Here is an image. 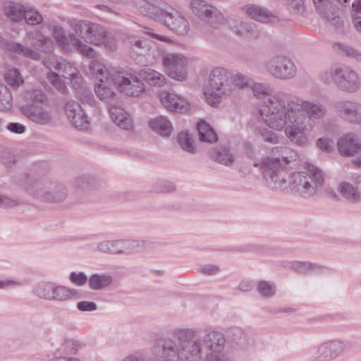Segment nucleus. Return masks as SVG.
<instances>
[{"mask_svg":"<svg viewBox=\"0 0 361 361\" xmlns=\"http://www.w3.org/2000/svg\"><path fill=\"white\" fill-rule=\"evenodd\" d=\"M178 141L183 149L189 152H193L195 149L194 142L191 136L185 132H182L178 135Z\"/></svg>","mask_w":361,"mask_h":361,"instance_id":"37","label":"nucleus"},{"mask_svg":"<svg viewBox=\"0 0 361 361\" xmlns=\"http://www.w3.org/2000/svg\"><path fill=\"white\" fill-rule=\"evenodd\" d=\"M71 281L77 286H82L87 282V277L82 273L76 274L73 272L71 274Z\"/></svg>","mask_w":361,"mask_h":361,"instance_id":"48","label":"nucleus"},{"mask_svg":"<svg viewBox=\"0 0 361 361\" xmlns=\"http://www.w3.org/2000/svg\"><path fill=\"white\" fill-rule=\"evenodd\" d=\"M338 149L343 156H353L361 149V142L355 135L347 134L338 140Z\"/></svg>","mask_w":361,"mask_h":361,"instance_id":"21","label":"nucleus"},{"mask_svg":"<svg viewBox=\"0 0 361 361\" xmlns=\"http://www.w3.org/2000/svg\"><path fill=\"white\" fill-rule=\"evenodd\" d=\"M358 188H355L353 185L347 182H341L337 188L338 193L345 200L352 202H358L361 199Z\"/></svg>","mask_w":361,"mask_h":361,"instance_id":"25","label":"nucleus"},{"mask_svg":"<svg viewBox=\"0 0 361 361\" xmlns=\"http://www.w3.org/2000/svg\"><path fill=\"white\" fill-rule=\"evenodd\" d=\"M267 71L274 78L287 80L297 74V68L292 59L284 55H276L265 63Z\"/></svg>","mask_w":361,"mask_h":361,"instance_id":"8","label":"nucleus"},{"mask_svg":"<svg viewBox=\"0 0 361 361\" xmlns=\"http://www.w3.org/2000/svg\"><path fill=\"white\" fill-rule=\"evenodd\" d=\"M140 9L144 15L163 22L169 28L179 35L188 32L187 21L178 11L169 13L145 1H142Z\"/></svg>","mask_w":361,"mask_h":361,"instance_id":"6","label":"nucleus"},{"mask_svg":"<svg viewBox=\"0 0 361 361\" xmlns=\"http://www.w3.org/2000/svg\"><path fill=\"white\" fill-rule=\"evenodd\" d=\"M352 19L356 30L361 32V4L357 6L354 13L352 14Z\"/></svg>","mask_w":361,"mask_h":361,"instance_id":"47","label":"nucleus"},{"mask_svg":"<svg viewBox=\"0 0 361 361\" xmlns=\"http://www.w3.org/2000/svg\"><path fill=\"white\" fill-rule=\"evenodd\" d=\"M159 98L161 104L171 111L185 112L190 109L188 102L174 92L161 91Z\"/></svg>","mask_w":361,"mask_h":361,"instance_id":"14","label":"nucleus"},{"mask_svg":"<svg viewBox=\"0 0 361 361\" xmlns=\"http://www.w3.org/2000/svg\"><path fill=\"white\" fill-rule=\"evenodd\" d=\"M226 71L216 68L210 73L209 85L204 92L207 102L211 106H217L224 95Z\"/></svg>","mask_w":361,"mask_h":361,"instance_id":"10","label":"nucleus"},{"mask_svg":"<svg viewBox=\"0 0 361 361\" xmlns=\"http://www.w3.org/2000/svg\"><path fill=\"white\" fill-rule=\"evenodd\" d=\"M33 95V99L35 101H38L40 102H44L46 100L44 95L41 92V91H35Z\"/></svg>","mask_w":361,"mask_h":361,"instance_id":"55","label":"nucleus"},{"mask_svg":"<svg viewBox=\"0 0 361 361\" xmlns=\"http://www.w3.org/2000/svg\"><path fill=\"white\" fill-rule=\"evenodd\" d=\"M334 48L337 52L341 54H344L355 58L356 59L357 61L361 62V54L354 49L340 42L336 43L334 45Z\"/></svg>","mask_w":361,"mask_h":361,"instance_id":"34","label":"nucleus"},{"mask_svg":"<svg viewBox=\"0 0 361 361\" xmlns=\"http://www.w3.org/2000/svg\"><path fill=\"white\" fill-rule=\"evenodd\" d=\"M114 79L116 89L126 95L137 97L145 90L142 82L133 74L118 72Z\"/></svg>","mask_w":361,"mask_h":361,"instance_id":"11","label":"nucleus"},{"mask_svg":"<svg viewBox=\"0 0 361 361\" xmlns=\"http://www.w3.org/2000/svg\"><path fill=\"white\" fill-rule=\"evenodd\" d=\"M161 62L169 78L178 81H183L187 78L189 60L183 54L164 53L161 56Z\"/></svg>","mask_w":361,"mask_h":361,"instance_id":"9","label":"nucleus"},{"mask_svg":"<svg viewBox=\"0 0 361 361\" xmlns=\"http://www.w3.org/2000/svg\"><path fill=\"white\" fill-rule=\"evenodd\" d=\"M150 128L162 136H169L173 130L170 121L164 116H158L149 122Z\"/></svg>","mask_w":361,"mask_h":361,"instance_id":"26","label":"nucleus"},{"mask_svg":"<svg viewBox=\"0 0 361 361\" xmlns=\"http://www.w3.org/2000/svg\"><path fill=\"white\" fill-rule=\"evenodd\" d=\"M264 108L266 126L275 131H283L294 145L305 147L308 142L307 133L327 114L325 105L296 98L290 99L287 93H278L271 97Z\"/></svg>","mask_w":361,"mask_h":361,"instance_id":"1","label":"nucleus"},{"mask_svg":"<svg viewBox=\"0 0 361 361\" xmlns=\"http://www.w3.org/2000/svg\"><path fill=\"white\" fill-rule=\"evenodd\" d=\"M324 0H313L315 6H319L318 4H321Z\"/></svg>","mask_w":361,"mask_h":361,"instance_id":"63","label":"nucleus"},{"mask_svg":"<svg viewBox=\"0 0 361 361\" xmlns=\"http://www.w3.org/2000/svg\"><path fill=\"white\" fill-rule=\"evenodd\" d=\"M248 87L252 90V94L255 97L262 99L259 105V113L262 121L266 125V117L264 116V108L267 107V102L271 99V96L278 93L285 92L282 91L271 92V88L269 85L262 82H254L252 81L250 82V85Z\"/></svg>","mask_w":361,"mask_h":361,"instance_id":"16","label":"nucleus"},{"mask_svg":"<svg viewBox=\"0 0 361 361\" xmlns=\"http://www.w3.org/2000/svg\"><path fill=\"white\" fill-rule=\"evenodd\" d=\"M65 111L72 124L80 130L87 129L89 122L80 104L71 102L66 104Z\"/></svg>","mask_w":361,"mask_h":361,"instance_id":"18","label":"nucleus"},{"mask_svg":"<svg viewBox=\"0 0 361 361\" xmlns=\"http://www.w3.org/2000/svg\"><path fill=\"white\" fill-rule=\"evenodd\" d=\"M291 268L296 272L300 274H307L311 271H315L321 269V267L309 262H293Z\"/></svg>","mask_w":361,"mask_h":361,"instance_id":"36","label":"nucleus"},{"mask_svg":"<svg viewBox=\"0 0 361 361\" xmlns=\"http://www.w3.org/2000/svg\"><path fill=\"white\" fill-rule=\"evenodd\" d=\"M326 194H327V195H328L330 198H331V199H333V200H338V195H337V194L336 193V192H335V191H334V190H326Z\"/></svg>","mask_w":361,"mask_h":361,"instance_id":"58","label":"nucleus"},{"mask_svg":"<svg viewBox=\"0 0 361 361\" xmlns=\"http://www.w3.org/2000/svg\"><path fill=\"white\" fill-rule=\"evenodd\" d=\"M123 244V243L122 242H116V243H113V242H105V243H102L100 245H99V249L102 252H111V253H119L121 252V250H119V247H121L122 245Z\"/></svg>","mask_w":361,"mask_h":361,"instance_id":"44","label":"nucleus"},{"mask_svg":"<svg viewBox=\"0 0 361 361\" xmlns=\"http://www.w3.org/2000/svg\"><path fill=\"white\" fill-rule=\"evenodd\" d=\"M111 282V279L109 276L94 275L90 278L89 283L92 289H100L107 286Z\"/></svg>","mask_w":361,"mask_h":361,"instance_id":"38","label":"nucleus"},{"mask_svg":"<svg viewBox=\"0 0 361 361\" xmlns=\"http://www.w3.org/2000/svg\"><path fill=\"white\" fill-rule=\"evenodd\" d=\"M38 295L41 298L49 300H65L75 297L76 292L66 287H57L54 289L51 286L45 285L42 288H39Z\"/></svg>","mask_w":361,"mask_h":361,"instance_id":"19","label":"nucleus"},{"mask_svg":"<svg viewBox=\"0 0 361 361\" xmlns=\"http://www.w3.org/2000/svg\"><path fill=\"white\" fill-rule=\"evenodd\" d=\"M238 287L240 290L245 292L251 289L252 284L248 281H243L239 284Z\"/></svg>","mask_w":361,"mask_h":361,"instance_id":"56","label":"nucleus"},{"mask_svg":"<svg viewBox=\"0 0 361 361\" xmlns=\"http://www.w3.org/2000/svg\"><path fill=\"white\" fill-rule=\"evenodd\" d=\"M14 202L6 197L0 196V204L7 207H11L14 205Z\"/></svg>","mask_w":361,"mask_h":361,"instance_id":"54","label":"nucleus"},{"mask_svg":"<svg viewBox=\"0 0 361 361\" xmlns=\"http://www.w3.org/2000/svg\"><path fill=\"white\" fill-rule=\"evenodd\" d=\"M29 118L34 122L44 124L49 121V116L47 112L39 111L34 108L33 111L28 115Z\"/></svg>","mask_w":361,"mask_h":361,"instance_id":"42","label":"nucleus"},{"mask_svg":"<svg viewBox=\"0 0 361 361\" xmlns=\"http://www.w3.org/2000/svg\"><path fill=\"white\" fill-rule=\"evenodd\" d=\"M74 33L70 35L69 39L63 35L61 28H54V36L57 43L63 49H70L73 45L81 54L92 59L95 56L94 51L85 44H82L81 39L85 42L97 45H104L105 47L113 49L115 47L114 39L107 36L98 25L86 22H78L74 25Z\"/></svg>","mask_w":361,"mask_h":361,"instance_id":"3","label":"nucleus"},{"mask_svg":"<svg viewBox=\"0 0 361 361\" xmlns=\"http://www.w3.org/2000/svg\"><path fill=\"white\" fill-rule=\"evenodd\" d=\"M344 343L340 341L324 343L317 349L315 361L334 360L344 350Z\"/></svg>","mask_w":361,"mask_h":361,"instance_id":"17","label":"nucleus"},{"mask_svg":"<svg viewBox=\"0 0 361 361\" xmlns=\"http://www.w3.org/2000/svg\"><path fill=\"white\" fill-rule=\"evenodd\" d=\"M140 76L150 85L161 87L166 83L164 75L151 68H146L142 71Z\"/></svg>","mask_w":361,"mask_h":361,"instance_id":"28","label":"nucleus"},{"mask_svg":"<svg viewBox=\"0 0 361 361\" xmlns=\"http://www.w3.org/2000/svg\"><path fill=\"white\" fill-rule=\"evenodd\" d=\"M288 6L294 11H300L303 8L304 0H287Z\"/></svg>","mask_w":361,"mask_h":361,"instance_id":"50","label":"nucleus"},{"mask_svg":"<svg viewBox=\"0 0 361 361\" xmlns=\"http://www.w3.org/2000/svg\"><path fill=\"white\" fill-rule=\"evenodd\" d=\"M90 70L97 80L94 92L97 97L107 102L114 100L115 93L113 91V85L116 87L114 75H110L104 66L97 61L92 62Z\"/></svg>","mask_w":361,"mask_h":361,"instance_id":"7","label":"nucleus"},{"mask_svg":"<svg viewBox=\"0 0 361 361\" xmlns=\"http://www.w3.org/2000/svg\"><path fill=\"white\" fill-rule=\"evenodd\" d=\"M152 36L156 39H158L161 41H164V42H167L168 41V38L166 37H164V36H161V35H157V34H151Z\"/></svg>","mask_w":361,"mask_h":361,"instance_id":"61","label":"nucleus"},{"mask_svg":"<svg viewBox=\"0 0 361 361\" xmlns=\"http://www.w3.org/2000/svg\"><path fill=\"white\" fill-rule=\"evenodd\" d=\"M39 42H41L42 44H38V46L39 47H43V46H46L49 50H51L52 49V43L51 42L50 40H48V39H38Z\"/></svg>","mask_w":361,"mask_h":361,"instance_id":"57","label":"nucleus"},{"mask_svg":"<svg viewBox=\"0 0 361 361\" xmlns=\"http://www.w3.org/2000/svg\"><path fill=\"white\" fill-rule=\"evenodd\" d=\"M190 6L193 13L200 18H209L214 16L218 20L223 19L222 15L215 8L207 4L203 1L193 0L190 4Z\"/></svg>","mask_w":361,"mask_h":361,"instance_id":"24","label":"nucleus"},{"mask_svg":"<svg viewBox=\"0 0 361 361\" xmlns=\"http://www.w3.org/2000/svg\"><path fill=\"white\" fill-rule=\"evenodd\" d=\"M244 10L251 18L257 21L262 23H275L278 21V18L265 8L255 5H247L244 7Z\"/></svg>","mask_w":361,"mask_h":361,"instance_id":"23","label":"nucleus"},{"mask_svg":"<svg viewBox=\"0 0 361 361\" xmlns=\"http://www.w3.org/2000/svg\"><path fill=\"white\" fill-rule=\"evenodd\" d=\"M338 115L351 124L361 125V102L353 100H341L334 104Z\"/></svg>","mask_w":361,"mask_h":361,"instance_id":"12","label":"nucleus"},{"mask_svg":"<svg viewBox=\"0 0 361 361\" xmlns=\"http://www.w3.org/2000/svg\"><path fill=\"white\" fill-rule=\"evenodd\" d=\"M10 50H12L13 51H16L19 54H22L25 56L30 57L33 59H38V54L29 49L24 48L22 45L16 44H11L10 45V47L8 48Z\"/></svg>","mask_w":361,"mask_h":361,"instance_id":"45","label":"nucleus"},{"mask_svg":"<svg viewBox=\"0 0 361 361\" xmlns=\"http://www.w3.org/2000/svg\"><path fill=\"white\" fill-rule=\"evenodd\" d=\"M174 189V187L173 185H170L169 189L164 190L163 192H170Z\"/></svg>","mask_w":361,"mask_h":361,"instance_id":"64","label":"nucleus"},{"mask_svg":"<svg viewBox=\"0 0 361 361\" xmlns=\"http://www.w3.org/2000/svg\"><path fill=\"white\" fill-rule=\"evenodd\" d=\"M316 146L321 151L330 153L334 149V142L328 137H320L316 141Z\"/></svg>","mask_w":361,"mask_h":361,"instance_id":"41","label":"nucleus"},{"mask_svg":"<svg viewBox=\"0 0 361 361\" xmlns=\"http://www.w3.org/2000/svg\"><path fill=\"white\" fill-rule=\"evenodd\" d=\"M7 128L11 132L16 133H22L25 131V126L18 123H11L8 125Z\"/></svg>","mask_w":361,"mask_h":361,"instance_id":"51","label":"nucleus"},{"mask_svg":"<svg viewBox=\"0 0 361 361\" xmlns=\"http://www.w3.org/2000/svg\"><path fill=\"white\" fill-rule=\"evenodd\" d=\"M49 81L60 92L66 93V87L63 81L59 78V73L54 72L49 73L47 75Z\"/></svg>","mask_w":361,"mask_h":361,"instance_id":"43","label":"nucleus"},{"mask_svg":"<svg viewBox=\"0 0 361 361\" xmlns=\"http://www.w3.org/2000/svg\"><path fill=\"white\" fill-rule=\"evenodd\" d=\"M4 79L8 85L13 87H17L23 83L20 72L15 68L8 70L4 75Z\"/></svg>","mask_w":361,"mask_h":361,"instance_id":"31","label":"nucleus"},{"mask_svg":"<svg viewBox=\"0 0 361 361\" xmlns=\"http://www.w3.org/2000/svg\"><path fill=\"white\" fill-rule=\"evenodd\" d=\"M190 333L188 331H181L179 332L178 338H184L185 345L178 352V356L182 361H196L199 357L200 349L196 344H192L190 341L188 340V335Z\"/></svg>","mask_w":361,"mask_h":361,"instance_id":"20","label":"nucleus"},{"mask_svg":"<svg viewBox=\"0 0 361 361\" xmlns=\"http://www.w3.org/2000/svg\"><path fill=\"white\" fill-rule=\"evenodd\" d=\"M227 25L238 35H245L252 30L251 25L233 18L227 19Z\"/></svg>","mask_w":361,"mask_h":361,"instance_id":"30","label":"nucleus"},{"mask_svg":"<svg viewBox=\"0 0 361 361\" xmlns=\"http://www.w3.org/2000/svg\"><path fill=\"white\" fill-rule=\"evenodd\" d=\"M353 164L357 167H361V154L353 160Z\"/></svg>","mask_w":361,"mask_h":361,"instance_id":"59","label":"nucleus"},{"mask_svg":"<svg viewBox=\"0 0 361 361\" xmlns=\"http://www.w3.org/2000/svg\"><path fill=\"white\" fill-rule=\"evenodd\" d=\"M109 111L112 121L118 126L123 129H128L131 127L130 119L122 108L118 106H112Z\"/></svg>","mask_w":361,"mask_h":361,"instance_id":"27","label":"nucleus"},{"mask_svg":"<svg viewBox=\"0 0 361 361\" xmlns=\"http://www.w3.org/2000/svg\"><path fill=\"white\" fill-rule=\"evenodd\" d=\"M44 65L48 68H54L55 70H59L63 73L61 76L65 78H68L71 82L73 84V87L76 88V85L81 81L80 74L78 71L70 63H59L58 62L54 56L49 55V59L46 60Z\"/></svg>","mask_w":361,"mask_h":361,"instance_id":"15","label":"nucleus"},{"mask_svg":"<svg viewBox=\"0 0 361 361\" xmlns=\"http://www.w3.org/2000/svg\"><path fill=\"white\" fill-rule=\"evenodd\" d=\"M197 130L200 140L207 142H213L217 140V135L211 126L204 120L198 122Z\"/></svg>","mask_w":361,"mask_h":361,"instance_id":"29","label":"nucleus"},{"mask_svg":"<svg viewBox=\"0 0 361 361\" xmlns=\"http://www.w3.org/2000/svg\"><path fill=\"white\" fill-rule=\"evenodd\" d=\"M249 345L247 336L237 327L227 330V348L231 350L245 348Z\"/></svg>","mask_w":361,"mask_h":361,"instance_id":"22","label":"nucleus"},{"mask_svg":"<svg viewBox=\"0 0 361 361\" xmlns=\"http://www.w3.org/2000/svg\"><path fill=\"white\" fill-rule=\"evenodd\" d=\"M12 97L8 90L0 84V110L5 111L11 106Z\"/></svg>","mask_w":361,"mask_h":361,"instance_id":"35","label":"nucleus"},{"mask_svg":"<svg viewBox=\"0 0 361 361\" xmlns=\"http://www.w3.org/2000/svg\"><path fill=\"white\" fill-rule=\"evenodd\" d=\"M298 153L288 147H276L272 149L271 156L260 163H253L259 166L267 186L271 190H283L288 185L290 190L302 197L314 195L324 183V173L320 169L311 164H305L304 170L288 175V169L295 164Z\"/></svg>","mask_w":361,"mask_h":361,"instance_id":"2","label":"nucleus"},{"mask_svg":"<svg viewBox=\"0 0 361 361\" xmlns=\"http://www.w3.org/2000/svg\"><path fill=\"white\" fill-rule=\"evenodd\" d=\"M257 291L265 298H271L276 293L275 285L269 281H260L257 285Z\"/></svg>","mask_w":361,"mask_h":361,"instance_id":"32","label":"nucleus"},{"mask_svg":"<svg viewBox=\"0 0 361 361\" xmlns=\"http://www.w3.org/2000/svg\"><path fill=\"white\" fill-rule=\"evenodd\" d=\"M318 5L319 6H315V8L322 17L327 20L331 16H334L333 10L334 8L329 0H324L321 4H318Z\"/></svg>","mask_w":361,"mask_h":361,"instance_id":"39","label":"nucleus"},{"mask_svg":"<svg viewBox=\"0 0 361 361\" xmlns=\"http://www.w3.org/2000/svg\"><path fill=\"white\" fill-rule=\"evenodd\" d=\"M327 20L329 21L331 24L334 25L336 29H339L343 26V22L341 19L334 14V16H331V17H329Z\"/></svg>","mask_w":361,"mask_h":361,"instance_id":"52","label":"nucleus"},{"mask_svg":"<svg viewBox=\"0 0 361 361\" xmlns=\"http://www.w3.org/2000/svg\"><path fill=\"white\" fill-rule=\"evenodd\" d=\"M258 135L264 142L271 144H277L279 142V137L277 134L267 128H259L258 130Z\"/></svg>","mask_w":361,"mask_h":361,"instance_id":"40","label":"nucleus"},{"mask_svg":"<svg viewBox=\"0 0 361 361\" xmlns=\"http://www.w3.org/2000/svg\"><path fill=\"white\" fill-rule=\"evenodd\" d=\"M226 149L224 147H215L211 152V157L219 163H224L225 161Z\"/></svg>","mask_w":361,"mask_h":361,"instance_id":"46","label":"nucleus"},{"mask_svg":"<svg viewBox=\"0 0 361 361\" xmlns=\"http://www.w3.org/2000/svg\"><path fill=\"white\" fill-rule=\"evenodd\" d=\"M231 81L238 88L245 89L250 85L252 80L240 73H233L231 75Z\"/></svg>","mask_w":361,"mask_h":361,"instance_id":"33","label":"nucleus"},{"mask_svg":"<svg viewBox=\"0 0 361 361\" xmlns=\"http://www.w3.org/2000/svg\"><path fill=\"white\" fill-rule=\"evenodd\" d=\"M219 271V268L214 265H205L202 267V271L207 274H214Z\"/></svg>","mask_w":361,"mask_h":361,"instance_id":"53","label":"nucleus"},{"mask_svg":"<svg viewBox=\"0 0 361 361\" xmlns=\"http://www.w3.org/2000/svg\"><path fill=\"white\" fill-rule=\"evenodd\" d=\"M123 361H139V360L133 356L127 357Z\"/></svg>","mask_w":361,"mask_h":361,"instance_id":"62","label":"nucleus"},{"mask_svg":"<svg viewBox=\"0 0 361 361\" xmlns=\"http://www.w3.org/2000/svg\"><path fill=\"white\" fill-rule=\"evenodd\" d=\"M319 78L324 83L334 82L340 90L347 93H355L361 87L357 73L348 66H332L322 71Z\"/></svg>","mask_w":361,"mask_h":361,"instance_id":"4","label":"nucleus"},{"mask_svg":"<svg viewBox=\"0 0 361 361\" xmlns=\"http://www.w3.org/2000/svg\"><path fill=\"white\" fill-rule=\"evenodd\" d=\"M234 161V156L227 152V166L231 164Z\"/></svg>","mask_w":361,"mask_h":361,"instance_id":"60","label":"nucleus"},{"mask_svg":"<svg viewBox=\"0 0 361 361\" xmlns=\"http://www.w3.org/2000/svg\"><path fill=\"white\" fill-rule=\"evenodd\" d=\"M78 308L81 311H91L96 309V305L92 302L82 301L78 304Z\"/></svg>","mask_w":361,"mask_h":361,"instance_id":"49","label":"nucleus"},{"mask_svg":"<svg viewBox=\"0 0 361 361\" xmlns=\"http://www.w3.org/2000/svg\"><path fill=\"white\" fill-rule=\"evenodd\" d=\"M140 9L144 15L163 22L169 28L179 35L188 32L187 21L178 11L169 13L145 1H142Z\"/></svg>","mask_w":361,"mask_h":361,"instance_id":"5","label":"nucleus"},{"mask_svg":"<svg viewBox=\"0 0 361 361\" xmlns=\"http://www.w3.org/2000/svg\"><path fill=\"white\" fill-rule=\"evenodd\" d=\"M6 15L12 20L18 21L24 17L26 22L30 25L39 24L42 22V16L36 11H25L20 4L11 3L5 8Z\"/></svg>","mask_w":361,"mask_h":361,"instance_id":"13","label":"nucleus"}]
</instances>
